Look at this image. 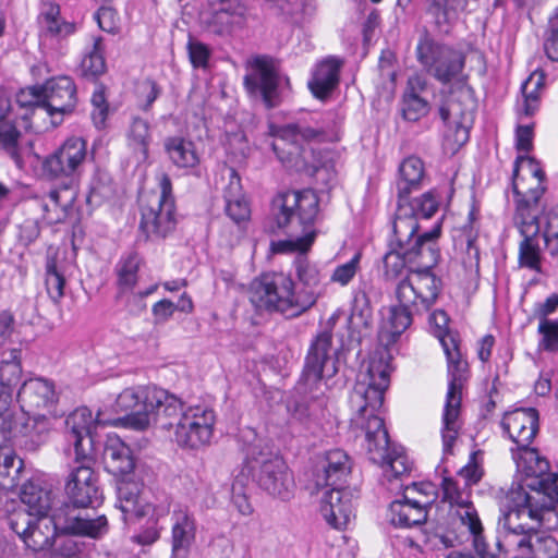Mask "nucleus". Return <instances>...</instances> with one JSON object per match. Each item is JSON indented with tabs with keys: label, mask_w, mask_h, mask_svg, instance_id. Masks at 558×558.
<instances>
[{
	"label": "nucleus",
	"mask_w": 558,
	"mask_h": 558,
	"mask_svg": "<svg viewBox=\"0 0 558 558\" xmlns=\"http://www.w3.org/2000/svg\"><path fill=\"white\" fill-rule=\"evenodd\" d=\"M416 59L422 68L436 81L447 85L452 83L449 95L439 108L444 122L452 118L457 124V141L469 140V129L464 123L471 121L476 108L474 89L468 84V75H463L465 56L461 50L436 40L427 29L418 38Z\"/></svg>",
	"instance_id": "obj_1"
},
{
	"label": "nucleus",
	"mask_w": 558,
	"mask_h": 558,
	"mask_svg": "<svg viewBox=\"0 0 558 558\" xmlns=\"http://www.w3.org/2000/svg\"><path fill=\"white\" fill-rule=\"evenodd\" d=\"M319 210V199L313 190L278 193L270 204L269 231L282 232L287 239L272 241L275 254L299 253L305 255L316 238L314 223Z\"/></svg>",
	"instance_id": "obj_2"
},
{
	"label": "nucleus",
	"mask_w": 558,
	"mask_h": 558,
	"mask_svg": "<svg viewBox=\"0 0 558 558\" xmlns=\"http://www.w3.org/2000/svg\"><path fill=\"white\" fill-rule=\"evenodd\" d=\"M366 376L368 381L356 384L350 401L356 408L357 422L365 432L369 460L383 461L390 439L384 420L376 412L383 407L385 391L389 387V364L381 359H373Z\"/></svg>",
	"instance_id": "obj_3"
},
{
	"label": "nucleus",
	"mask_w": 558,
	"mask_h": 558,
	"mask_svg": "<svg viewBox=\"0 0 558 558\" xmlns=\"http://www.w3.org/2000/svg\"><path fill=\"white\" fill-rule=\"evenodd\" d=\"M270 133L276 137L271 148L282 165L308 175H314L319 166L314 150L300 143H324L336 138V134L328 126L318 122L315 125L299 121L280 128L272 126Z\"/></svg>",
	"instance_id": "obj_4"
},
{
	"label": "nucleus",
	"mask_w": 558,
	"mask_h": 558,
	"mask_svg": "<svg viewBox=\"0 0 558 558\" xmlns=\"http://www.w3.org/2000/svg\"><path fill=\"white\" fill-rule=\"evenodd\" d=\"M107 531L106 515L92 518L76 513L69 506H60L50 515L36 517L23 543L33 551H43L53 546L59 534L99 538Z\"/></svg>",
	"instance_id": "obj_5"
},
{
	"label": "nucleus",
	"mask_w": 558,
	"mask_h": 558,
	"mask_svg": "<svg viewBox=\"0 0 558 558\" xmlns=\"http://www.w3.org/2000/svg\"><path fill=\"white\" fill-rule=\"evenodd\" d=\"M243 463L236 472L238 483L248 484L255 481L269 495L288 499L294 487V480L284 460L260 439L247 444L243 448Z\"/></svg>",
	"instance_id": "obj_6"
},
{
	"label": "nucleus",
	"mask_w": 558,
	"mask_h": 558,
	"mask_svg": "<svg viewBox=\"0 0 558 558\" xmlns=\"http://www.w3.org/2000/svg\"><path fill=\"white\" fill-rule=\"evenodd\" d=\"M510 505L499 519L500 535L496 537L498 547H522L535 530L546 520L544 497L539 493L525 492L522 487L512 489L508 496Z\"/></svg>",
	"instance_id": "obj_7"
},
{
	"label": "nucleus",
	"mask_w": 558,
	"mask_h": 558,
	"mask_svg": "<svg viewBox=\"0 0 558 558\" xmlns=\"http://www.w3.org/2000/svg\"><path fill=\"white\" fill-rule=\"evenodd\" d=\"M436 336L442 345L448 364V391L442 414V451L444 454H452L453 445L458 438L460 424V405L462 388L469 378V364L462 357L459 337L451 331L437 332Z\"/></svg>",
	"instance_id": "obj_8"
},
{
	"label": "nucleus",
	"mask_w": 558,
	"mask_h": 558,
	"mask_svg": "<svg viewBox=\"0 0 558 558\" xmlns=\"http://www.w3.org/2000/svg\"><path fill=\"white\" fill-rule=\"evenodd\" d=\"M157 178L160 192L151 191L141 198L140 229L147 239L166 238L177 225L171 179L166 172Z\"/></svg>",
	"instance_id": "obj_9"
},
{
	"label": "nucleus",
	"mask_w": 558,
	"mask_h": 558,
	"mask_svg": "<svg viewBox=\"0 0 558 558\" xmlns=\"http://www.w3.org/2000/svg\"><path fill=\"white\" fill-rule=\"evenodd\" d=\"M248 299L256 311L279 312L299 316L294 306L293 280L283 272H266L255 278L248 289Z\"/></svg>",
	"instance_id": "obj_10"
},
{
	"label": "nucleus",
	"mask_w": 558,
	"mask_h": 558,
	"mask_svg": "<svg viewBox=\"0 0 558 558\" xmlns=\"http://www.w3.org/2000/svg\"><path fill=\"white\" fill-rule=\"evenodd\" d=\"M331 345V330L319 332L312 341L300 378V385H303L306 391H313L323 379H329L338 373V363L342 353L336 350L332 359Z\"/></svg>",
	"instance_id": "obj_11"
},
{
	"label": "nucleus",
	"mask_w": 558,
	"mask_h": 558,
	"mask_svg": "<svg viewBox=\"0 0 558 558\" xmlns=\"http://www.w3.org/2000/svg\"><path fill=\"white\" fill-rule=\"evenodd\" d=\"M434 267H418L411 275H407L396 287V299L416 304L423 312H427L435 304L441 290V280L436 277Z\"/></svg>",
	"instance_id": "obj_12"
},
{
	"label": "nucleus",
	"mask_w": 558,
	"mask_h": 558,
	"mask_svg": "<svg viewBox=\"0 0 558 558\" xmlns=\"http://www.w3.org/2000/svg\"><path fill=\"white\" fill-rule=\"evenodd\" d=\"M216 415L214 410L193 407L185 410L174 429V440L182 448L198 449L209 444Z\"/></svg>",
	"instance_id": "obj_13"
},
{
	"label": "nucleus",
	"mask_w": 558,
	"mask_h": 558,
	"mask_svg": "<svg viewBox=\"0 0 558 558\" xmlns=\"http://www.w3.org/2000/svg\"><path fill=\"white\" fill-rule=\"evenodd\" d=\"M75 463L77 465L69 474L64 488L69 504L64 502L61 506H69L78 513L76 509L94 507L99 502L101 494L97 475L92 468L93 457L89 461H75Z\"/></svg>",
	"instance_id": "obj_14"
},
{
	"label": "nucleus",
	"mask_w": 558,
	"mask_h": 558,
	"mask_svg": "<svg viewBox=\"0 0 558 558\" xmlns=\"http://www.w3.org/2000/svg\"><path fill=\"white\" fill-rule=\"evenodd\" d=\"M87 157L86 142L82 137L68 138L43 161V172L49 179L76 177Z\"/></svg>",
	"instance_id": "obj_15"
},
{
	"label": "nucleus",
	"mask_w": 558,
	"mask_h": 558,
	"mask_svg": "<svg viewBox=\"0 0 558 558\" xmlns=\"http://www.w3.org/2000/svg\"><path fill=\"white\" fill-rule=\"evenodd\" d=\"M392 228L398 247H413L416 251H421L423 247L439 250L437 239L441 233L440 222H437L429 231L418 234V221L413 217V208L410 206H401L398 203Z\"/></svg>",
	"instance_id": "obj_16"
},
{
	"label": "nucleus",
	"mask_w": 558,
	"mask_h": 558,
	"mask_svg": "<svg viewBox=\"0 0 558 558\" xmlns=\"http://www.w3.org/2000/svg\"><path fill=\"white\" fill-rule=\"evenodd\" d=\"M439 257V250L423 247L421 251H416L413 247L391 245V248L383 257L384 279L386 281H393L402 276L404 270L408 271V275H411L415 266L435 267Z\"/></svg>",
	"instance_id": "obj_17"
},
{
	"label": "nucleus",
	"mask_w": 558,
	"mask_h": 558,
	"mask_svg": "<svg viewBox=\"0 0 558 558\" xmlns=\"http://www.w3.org/2000/svg\"><path fill=\"white\" fill-rule=\"evenodd\" d=\"M155 386H140L124 389L116 399L114 410L124 413L119 420L124 426L136 430L148 427L147 405L156 398Z\"/></svg>",
	"instance_id": "obj_18"
},
{
	"label": "nucleus",
	"mask_w": 558,
	"mask_h": 558,
	"mask_svg": "<svg viewBox=\"0 0 558 558\" xmlns=\"http://www.w3.org/2000/svg\"><path fill=\"white\" fill-rule=\"evenodd\" d=\"M94 423H101L99 413L94 420L92 411L80 407L71 412L64 421V436L73 447L74 461H89L93 457L94 441L92 427Z\"/></svg>",
	"instance_id": "obj_19"
},
{
	"label": "nucleus",
	"mask_w": 558,
	"mask_h": 558,
	"mask_svg": "<svg viewBox=\"0 0 558 558\" xmlns=\"http://www.w3.org/2000/svg\"><path fill=\"white\" fill-rule=\"evenodd\" d=\"M254 70L245 75L244 85L254 97H260L267 108L277 107L280 102L279 76L267 57H257L254 60Z\"/></svg>",
	"instance_id": "obj_20"
},
{
	"label": "nucleus",
	"mask_w": 558,
	"mask_h": 558,
	"mask_svg": "<svg viewBox=\"0 0 558 558\" xmlns=\"http://www.w3.org/2000/svg\"><path fill=\"white\" fill-rule=\"evenodd\" d=\"M322 497L320 512L335 529H343L354 515L353 500L357 490L344 485H329Z\"/></svg>",
	"instance_id": "obj_21"
},
{
	"label": "nucleus",
	"mask_w": 558,
	"mask_h": 558,
	"mask_svg": "<svg viewBox=\"0 0 558 558\" xmlns=\"http://www.w3.org/2000/svg\"><path fill=\"white\" fill-rule=\"evenodd\" d=\"M544 192L545 187H541L539 183L537 186L526 189L519 187L518 183L513 184L512 193L515 206L513 221L520 233H539V201Z\"/></svg>",
	"instance_id": "obj_22"
},
{
	"label": "nucleus",
	"mask_w": 558,
	"mask_h": 558,
	"mask_svg": "<svg viewBox=\"0 0 558 558\" xmlns=\"http://www.w3.org/2000/svg\"><path fill=\"white\" fill-rule=\"evenodd\" d=\"M538 421L536 409H518L505 414L501 427L519 449L529 450L538 432Z\"/></svg>",
	"instance_id": "obj_23"
},
{
	"label": "nucleus",
	"mask_w": 558,
	"mask_h": 558,
	"mask_svg": "<svg viewBox=\"0 0 558 558\" xmlns=\"http://www.w3.org/2000/svg\"><path fill=\"white\" fill-rule=\"evenodd\" d=\"M44 106L49 116H61L73 112L75 109L76 86L69 76L51 78L43 86Z\"/></svg>",
	"instance_id": "obj_24"
},
{
	"label": "nucleus",
	"mask_w": 558,
	"mask_h": 558,
	"mask_svg": "<svg viewBox=\"0 0 558 558\" xmlns=\"http://www.w3.org/2000/svg\"><path fill=\"white\" fill-rule=\"evenodd\" d=\"M352 461L342 449L327 451L317 464L314 482L317 488L344 485L351 474Z\"/></svg>",
	"instance_id": "obj_25"
},
{
	"label": "nucleus",
	"mask_w": 558,
	"mask_h": 558,
	"mask_svg": "<svg viewBox=\"0 0 558 558\" xmlns=\"http://www.w3.org/2000/svg\"><path fill=\"white\" fill-rule=\"evenodd\" d=\"M102 461L105 470L116 478L134 475L135 459L133 451L117 434L107 435Z\"/></svg>",
	"instance_id": "obj_26"
},
{
	"label": "nucleus",
	"mask_w": 558,
	"mask_h": 558,
	"mask_svg": "<svg viewBox=\"0 0 558 558\" xmlns=\"http://www.w3.org/2000/svg\"><path fill=\"white\" fill-rule=\"evenodd\" d=\"M294 266L296 276L303 284V289L295 292L294 306L299 313H304L316 303L322 293L319 271L305 255H299Z\"/></svg>",
	"instance_id": "obj_27"
},
{
	"label": "nucleus",
	"mask_w": 558,
	"mask_h": 558,
	"mask_svg": "<svg viewBox=\"0 0 558 558\" xmlns=\"http://www.w3.org/2000/svg\"><path fill=\"white\" fill-rule=\"evenodd\" d=\"M195 536L194 514L186 508L174 510L172 513L171 558H187Z\"/></svg>",
	"instance_id": "obj_28"
},
{
	"label": "nucleus",
	"mask_w": 558,
	"mask_h": 558,
	"mask_svg": "<svg viewBox=\"0 0 558 558\" xmlns=\"http://www.w3.org/2000/svg\"><path fill=\"white\" fill-rule=\"evenodd\" d=\"M54 399L53 385L40 378L24 381L17 390L21 412L37 413V410L51 405Z\"/></svg>",
	"instance_id": "obj_29"
},
{
	"label": "nucleus",
	"mask_w": 558,
	"mask_h": 558,
	"mask_svg": "<svg viewBox=\"0 0 558 558\" xmlns=\"http://www.w3.org/2000/svg\"><path fill=\"white\" fill-rule=\"evenodd\" d=\"M410 487L405 488L402 499L392 501L389 506V522L396 527L408 529L426 522L427 509L420 501L409 497Z\"/></svg>",
	"instance_id": "obj_30"
},
{
	"label": "nucleus",
	"mask_w": 558,
	"mask_h": 558,
	"mask_svg": "<svg viewBox=\"0 0 558 558\" xmlns=\"http://www.w3.org/2000/svg\"><path fill=\"white\" fill-rule=\"evenodd\" d=\"M398 304L389 307L388 327L379 333L380 342L389 345L398 340V338L412 325L414 315L424 313L416 304L403 302L397 299Z\"/></svg>",
	"instance_id": "obj_31"
},
{
	"label": "nucleus",
	"mask_w": 558,
	"mask_h": 558,
	"mask_svg": "<svg viewBox=\"0 0 558 558\" xmlns=\"http://www.w3.org/2000/svg\"><path fill=\"white\" fill-rule=\"evenodd\" d=\"M341 65L342 62L335 57H328L316 65L308 81V88L315 98L325 100L336 89Z\"/></svg>",
	"instance_id": "obj_32"
},
{
	"label": "nucleus",
	"mask_w": 558,
	"mask_h": 558,
	"mask_svg": "<svg viewBox=\"0 0 558 558\" xmlns=\"http://www.w3.org/2000/svg\"><path fill=\"white\" fill-rule=\"evenodd\" d=\"M466 0H429L426 14L438 34L447 35L465 8Z\"/></svg>",
	"instance_id": "obj_33"
},
{
	"label": "nucleus",
	"mask_w": 558,
	"mask_h": 558,
	"mask_svg": "<svg viewBox=\"0 0 558 558\" xmlns=\"http://www.w3.org/2000/svg\"><path fill=\"white\" fill-rule=\"evenodd\" d=\"M425 179V166L421 158L410 156L403 159L399 166L397 181L398 199H405L413 191L420 190Z\"/></svg>",
	"instance_id": "obj_34"
},
{
	"label": "nucleus",
	"mask_w": 558,
	"mask_h": 558,
	"mask_svg": "<svg viewBox=\"0 0 558 558\" xmlns=\"http://www.w3.org/2000/svg\"><path fill=\"white\" fill-rule=\"evenodd\" d=\"M223 199L225 211L231 220L240 225L250 219V205L244 197L241 179L234 170H231L229 183L223 190Z\"/></svg>",
	"instance_id": "obj_35"
},
{
	"label": "nucleus",
	"mask_w": 558,
	"mask_h": 558,
	"mask_svg": "<svg viewBox=\"0 0 558 558\" xmlns=\"http://www.w3.org/2000/svg\"><path fill=\"white\" fill-rule=\"evenodd\" d=\"M245 23L246 9L243 5L222 2L213 13L209 25L215 34L223 36L231 34L235 28L244 27Z\"/></svg>",
	"instance_id": "obj_36"
},
{
	"label": "nucleus",
	"mask_w": 558,
	"mask_h": 558,
	"mask_svg": "<svg viewBox=\"0 0 558 558\" xmlns=\"http://www.w3.org/2000/svg\"><path fill=\"white\" fill-rule=\"evenodd\" d=\"M545 73L536 70L522 83V100L518 102L517 112L520 118L535 114L541 104V93L545 88Z\"/></svg>",
	"instance_id": "obj_37"
},
{
	"label": "nucleus",
	"mask_w": 558,
	"mask_h": 558,
	"mask_svg": "<svg viewBox=\"0 0 558 558\" xmlns=\"http://www.w3.org/2000/svg\"><path fill=\"white\" fill-rule=\"evenodd\" d=\"M20 354V350L13 349L11 350L12 360L0 361L1 411L9 408L8 399H11L13 391L19 387L22 379Z\"/></svg>",
	"instance_id": "obj_38"
},
{
	"label": "nucleus",
	"mask_w": 558,
	"mask_h": 558,
	"mask_svg": "<svg viewBox=\"0 0 558 558\" xmlns=\"http://www.w3.org/2000/svg\"><path fill=\"white\" fill-rule=\"evenodd\" d=\"M21 501L28 507V511L38 515H50L52 509V493L44 488L38 482L28 481L22 485Z\"/></svg>",
	"instance_id": "obj_39"
},
{
	"label": "nucleus",
	"mask_w": 558,
	"mask_h": 558,
	"mask_svg": "<svg viewBox=\"0 0 558 558\" xmlns=\"http://www.w3.org/2000/svg\"><path fill=\"white\" fill-rule=\"evenodd\" d=\"M522 547H518L515 551L522 558H557L558 542L549 534L539 533L535 530L531 533Z\"/></svg>",
	"instance_id": "obj_40"
},
{
	"label": "nucleus",
	"mask_w": 558,
	"mask_h": 558,
	"mask_svg": "<svg viewBox=\"0 0 558 558\" xmlns=\"http://www.w3.org/2000/svg\"><path fill=\"white\" fill-rule=\"evenodd\" d=\"M165 150L178 168H194L199 163L195 145L192 141L181 136H171L165 140Z\"/></svg>",
	"instance_id": "obj_41"
},
{
	"label": "nucleus",
	"mask_w": 558,
	"mask_h": 558,
	"mask_svg": "<svg viewBox=\"0 0 558 558\" xmlns=\"http://www.w3.org/2000/svg\"><path fill=\"white\" fill-rule=\"evenodd\" d=\"M39 24L50 36L65 37L75 32V24L60 19V7L51 0H45L40 5Z\"/></svg>",
	"instance_id": "obj_42"
},
{
	"label": "nucleus",
	"mask_w": 558,
	"mask_h": 558,
	"mask_svg": "<svg viewBox=\"0 0 558 558\" xmlns=\"http://www.w3.org/2000/svg\"><path fill=\"white\" fill-rule=\"evenodd\" d=\"M545 172L541 165L530 156H518L512 173V185L518 183L519 187L544 186Z\"/></svg>",
	"instance_id": "obj_43"
},
{
	"label": "nucleus",
	"mask_w": 558,
	"mask_h": 558,
	"mask_svg": "<svg viewBox=\"0 0 558 558\" xmlns=\"http://www.w3.org/2000/svg\"><path fill=\"white\" fill-rule=\"evenodd\" d=\"M128 145L137 154L138 161L148 158V148L151 141L150 125L141 117H133L128 130Z\"/></svg>",
	"instance_id": "obj_44"
},
{
	"label": "nucleus",
	"mask_w": 558,
	"mask_h": 558,
	"mask_svg": "<svg viewBox=\"0 0 558 558\" xmlns=\"http://www.w3.org/2000/svg\"><path fill=\"white\" fill-rule=\"evenodd\" d=\"M105 46L101 37H94L92 48L85 53L80 64L81 75L87 80H96L106 70Z\"/></svg>",
	"instance_id": "obj_45"
},
{
	"label": "nucleus",
	"mask_w": 558,
	"mask_h": 558,
	"mask_svg": "<svg viewBox=\"0 0 558 558\" xmlns=\"http://www.w3.org/2000/svg\"><path fill=\"white\" fill-rule=\"evenodd\" d=\"M22 134L12 120H0V150L21 169L24 166L20 140Z\"/></svg>",
	"instance_id": "obj_46"
},
{
	"label": "nucleus",
	"mask_w": 558,
	"mask_h": 558,
	"mask_svg": "<svg viewBox=\"0 0 558 558\" xmlns=\"http://www.w3.org/2000/svg\"><path fill=\"white\" fill-rule=\"evenodd\" d=\"M522 241L519 244L518 264L521 268H527L538 274L542 272V252L539 246V233H520Z\"/></svg>",
	"instance_id": "obj_47"
},
{
	"label": "nucleus",
	"mask_w": 558,
	"mask_h": 558,
	"mask_svg": "<svg viewBox=\"0 0 558 558\" xmlns=\"http://www.w3.org/2000/svg\"><path fill=\"white\" fill-rule=\"evenodd\" d=\"M64 266L53 256H48L45 265V286L49 298L59 302L64 295Z\"/></svg>",
	"instance_id": "obj_48"
},
{
	"label": "nucleus",
	"mask_w": 558,
	"mask_h": 558,
	"mask_svg": "<svg viewBox=\"0 0 558 558\" xmlns=\"http://www.w3.org/2000/svg\"><path fill=\"white\" fill-rule=\"evenodd\" d=\"M24 462L10 448H0V483L2 486L13 488L20 484Z\"/></svg>",
	"instance_id": "obj_49"
},
{
	"label": "nucleus",
	"mask_w": 558,
	"mask_h": 558,
	"mask_svg": "<svg viewBox=\"0 0 558 558\" xmlns=\"http://www.w3.org/2000/svg\"><path fill=\"white\" fill-rule=\"evenodd\" d=\"M112 196L113 185L110 175L106 172L97 171L90 181L86 203L92 207H98Z\"/></svg>",
	"instance_id": "obj_50"
},
{
	"label": "nucleus",
	"mask_w": 558,
	"mask_h": 558,
	"mask_svg": "<svg viewBox=\"0 0 558 558\" xmlns=\"http://www.w3.org/2000/svg\"><path fill=\"white\" fill-rule=\"evenodd\" d=\"M437 470H441L442 474L440 487L442 490V499L445 501H448L451 505H456L457 507L471 501L469 486H466L464 483L461 485L459 481L449 476L447 468H441L439 465Z\"/></svg>",
	"instance_id": "obj_51"
},
{
	"label": "nucleus",
	"mask_w": 558,
	"mask_h": 558,
	"mask_svg": "<svg viewBox=\"0 0 558 558\" xmlns=\"http://www.w3.org/2000/svg\"><path fill=\"white\" fill-rule=\"evenodd\" d=\"M35 518L36 515L29 512L26 508L19 507L9 511L2 518L1 522L3 527L9 529L11 532L16 534L22 542H24Z\"/></svg>",
	"instance_id": "obj_52"
},
{
	"label": "nucleus",
	"mask_w": 558,
	"mask_h": 558,
	"mask_svg": "<svg viewBox=\"0 0 558 558\" xmlns=\"http://www.w3.org/2000/svg\"><path fill=\"white\" fill-rule=\"evenodd\" d=\"M117 480L118 507L122 511L123 519L125 520V515L135 510L140 495V484L133 481V476Z\"/></svg>",
	"instance_id": "obj_53"
},
{
	"label": "nucleus",
	"mask_w": 558,
	"mask_h": 558,
	"mask_svg": "<svg viewBox=\"0 0 558 558\" xmlns=\"http://www.w3.org/2000/svg\"><path fill=\"white\" fill-rule=\"evenodd\" d=\"M141 257L132 252L118 264V284L122 292L132 290L137 282Z\"/></svg>",
	"instance_id": "obj_54"
},
{
	"label": "nucleus",
	"mask_w": 558,
	"mask_h": 558,
	"mask_svg": "<svg viewBox=\"0 0 558 558\" xmlns=\"http://www.w3.org/2000/svg\"><path fill=\"white\" fill-rule=\"evenodd\" d=\"M73 201V196H71L69 199H66V203L62 205L60 213H57V215H52V210L49 204V199L43 197H33L31 198L26 204L25 207L27 211L32 214L41 213L40 218L46 219L48 223H58L68 217V211L71 208Z\"/></svg>",
	"instance_id": "obj_55"
},
{
	"label": "nucleus",
	"mask_w": 558,
	"mask_h": 558,
	"mask_svg": "<svg viewBox=\"0 0 558 558\" xmlns=\"http://www.w3.org/2000/svg\"><path fill=\"white\" fill-rule=\"evenodd\" d=\"M401 206H410L413 208V217L418 219H428L438 210V199L434 191H428L422 194L420 197L409 199H398Z\"/></svg>",
	"instance_id": "obj_56"
},
{
	"label": "nucleus",
	"mask_w": 558,
	"mask_h": 558,
	"mask_svg": "<svg viewBox=\"0 0 558 558\" xmlns=\"http://www.w3.org/2000/svg\"><path fill=\"white\" fill-rule=\"evenodd\" d=\"M545 251L558 259V206L550 208L545 214V226L543 230Z\"/></svg>",
	"instance_id": "obj_57"
},
{
	"label": "nucleus",
	"mask_w": 558,
	"mask_h": 558,
	"mask_svg": "<svg viewBox=\"0 0 558 558\" xmlns=\"http://www.w3.org/2000/svg\"><path fill=\"white\" fill-rule=\"evenodd\" d=\"M538 484L539 489H535V493H539L544 497L542 504H545V512L549 515L558 508V474H548Z\"/></svg>",
	"instance_id": "obj_58"
},
{
	"label": "nucleus",
	"mask_w": 558,
	"mask_h": 558,
	"mask_svg": "<svg viewBox=\"0 0 558 558\" xmlns=\"http://www.w3.org/2000/svg\"><path fill=\"white\" fill-rule=\"evenodd\" d=\"M156 393L155 401H151V404H160L161 401L166 402L167 404V412L166 417L170 420L171 422V428H177L178 422L181 418V415L184 414L185 410H183V403L179 398H177L174 395L169 393L168 391L155 387Z\"/></svg>",
	"instance_id": "obj_59"
},
{
	"label": "nucleus",
	"mask_w": 558,
	"mask_h": 558,
	"mask_svg": "<svg viewBox=\"0 0 558 558\" xmlns=\"http://www.w3.org/2000/svg\"><path fill=\"white\" fill-rule=\"evenodd\" d=\"M428 109V102L423 97L413 94L403 95L401 112L405 120L415 122L426 116Z\"/></svg>",
	"instance_id": "obj_60"
},
{
	"label": "nucleus",
	"mask_w": 558,
	"mask_h": 558,
	"mask_svg": "<svg viewBox=\"0 0 558 558\" xmlns=\"http://www.w3.org/2000/svg\"><path fill=\"white\" fill-rule=\"evenodd\" d=\"M372 314L373 310L368 295L364 290H357L352 301L351 319H359L360 325L367 326Z\"/></svg>",
	"instance_id": "obj_61"
},
{
	"label": "nucleus",
	"mask_w": 558,
	"mask_h": 558,
	"mask_svg": "<svg viewBox=\"0 0 558 558\" xmlns=\"http://www.w3.org/2000/svg\"><path fill=\"white\" fill-rule=\"evenodd\" d=\"M457 514L460 518L461 523L469 529L473 539L483 534V525L472 501L459 506Z\"/></svg>",
	"instance_id": "obj_62"
},
{
	"label": "nucleus",
	"mask_w": 558,
	"mask_h": 558,
	"mask_svg": "<svg viewBox=\"0 0 558 558\" xmlns=\"http://www.w3.org/2000/svg\"><path fill=\"white\" fill-rule=\"evenodd\" d=\"M538 332L543 335L541 345L546 351H558V322L547 318L541 319Z\"/></svg>",
	"instance_id": "obj_63"
},
{
	"label": "nucleus",
	"mask_w": 558,
	"mask_h": 558,
	"mask_svg": "<svg viewBox=\"0 0 558 558\" xmlns=\"http://www.w3.org/2000/svg\"><path fill=\"white\" fill-rule=\"evenodd\" d=\"M543 48L548 59L558 62V16L549 20L548 28L544 35Z\"/></svg>",
	"instance_id": "obj_64"
}]
</instances>
